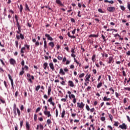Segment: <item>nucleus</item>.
I'll return each mask as SVG.
<instances>
[{"instance_id":"nucleus-58","label":"nucleus","mask_w":130,"mask_h":130,"mask_svg":"<svg viewBox=\"0 0 130 130\" xmlns=\"http://www.w3.org/2000/svg\"><path fill=\"white\" fill-rule=\"evenodd\" d=\"M41 109V108H40V107L36 109V112H39V111H40V110Z\"/></svg>"},{"instance_id":"nucleus-45","label":"nucleus","mask_w":130,"mask_h":130,"mask_svg":"<svg viewBox=\"0 0 130 130\" xmlns=\"http://www.w3.org/2000/svg\"><path fill=\"white\" fill-rule=\"evenodd\" d=\"M16 109H13V113L15 114V116L17 115V112L16 111Z\"/></svg>"},{"instance_id":"nucleus-19","label":"nucleus","mask_w":130,"mask_h":130,"mask_svg":"<svg viewBox=\"0 0 130 130\" xmlns=\"http://www.w3.org/2000/svg\"><path fill=\"white\" fill-rule=\"evenodd\" d=\"M56 3L58 5H59L60 6H62V4L61 3V2L60 0H56Z\"/></svg>"},{"instance_id":"nucleus-53","label":"nucleus","mask_w":130,"mask_h":130,"mask_svg":"<svg viewBox=\"0 0 130 130\" xmlns=\"http://www.w3.org/2000/svg\"><path fill=\"white\" fill-rule=\"evenodd\" d=\"M74 61L75 62H76V63H77V64H79V61H78V60H77V59H76V57L75 58H74Z\"/></svg>"},{"instance_id":"nucleus-31","label":"nucleus","mask_w":130,"mask_h":130,"mask_svg":"<svg viewBox=\"0 0 130 130\" xmlns=\"http://www.w3.org/2000/svg\"><path fill=\"white\" fill-rule=\"evenodd\" d=\"M24 73H25V71H24L23 70H22V71H20V72L19 73V75H20V76H22V75H24Z\"/></svg>"},{"instance_id":"nucleus-8","label":"nucleus","mask_w":130,"mask_h":130,"mask_svg":"<svg viewBox=\"0 0 130 130\" xmlns=\"http://www.w3.org/2000/svg\"><path fill=\"white\" fill-rule=\"evenodd\" d=\"M9 62L10 64H12V66H15V64L16 63V60L13 58H11L9 60Z\"/></svg>"},{"instance_id":"nucleus-42","label":"nucleus","mask_w":130,"mask_h":130,"mask_svg":"<svg viewBox=\"0 0 130 130\" xmlns=\"http://www.w3.org/2000/svg\"><path fill=\"white\" fill-rule=\"evenodd\" d=\"M15 45L16 47H18V46H19V42H18V41H15Z\"/></svg>"},{"instance_id":"nucleus-60","label":"nucleus","mask_w":130,"mask_h":130,"mask_svg":"<svg viewBox=\"0 0 130 130\" xmlns=\"http://www.w3.org/2000/svg\"><path fill=\"white\" fill-rule=\"evenodd\" d=\"M126 102H127V101H126V98H124V99H123V103H124V104H125V103H126Z\"/></svg>"},{"instance_id":"nucleus-20","label":"nucleus","mask_w":130,"mask_h":130,"mask_svg":"<svg viewBox=\"0 0 130 130\" xmlns=\"http://www.w3.org/2000/svg\"><path fill=\"white\" fill-rule=\"evenodd\" d=\"M66 115V111L63 110L62 112L61 113V118H63L64 117V115Z\"/></svg>"},{"instance_id":"nucleus-17","label":"nucleus","mask_w":130,"mask_h":130,"mask_svg":"<svg viewBox=\"0 0 130 130\" xmlns=\"http://www.w3.org/2000/svg\"><path fill=\"white\" fill-rule=\"evenodd\" d=\"M110 100H111V99L107 98L106 96H105L103 98V101H109Z\"/></svg>"},{"instance_id":"nucleus-15","label":"nucleus","mask_w":130,"mask_h":130,"mask_svg":"<svg viewBox=\"0 0 130 130\" xmlns=\"http://www.w3.org/2000/svg\"><path fill=\"white\" fill-rule=\"evenodd\" d=\"M51 93V87L49 86L48 88V95H50V93Z\"/></svg>"},{"instance_id":"nucleus-4","label":"nucleus","mask_w":130,"mask_h":130,"mask_svg":"<svg viewBox=\"0 0 130 130\" xmlns=\"http://www.w3.org/2000/svg\"><path fill=\"white\" fill-rule=\"evenodd\" d=\"M8 78L11 81L12 87L14 89V81L13 80V79H12V76H11V75L8 74Z\"/></svg>"},{"instance_id":"nucleus-49","label":"nucleus","mask_w":130,"mask_h":130,"mask_svg":"<svg viewBox=\"0 0 130 130\" xmlns=\"http://www.w3.org/2000/svg\"><path fill=\"white\" fill-rule=\"evenodd\" d=\"M84 76H85V74L82 73V74H80L79 77V78H83V77H84Z\"/></svg>"},{"instance_id":"nucleus-34","label":"nucleus","mask_w":130,"mask_h":130,"mask_svg":"<svg viewBox=\"0 0 130 130\" xmlns=\"http://www.w3.org/2000/svg\"><path fill=\"white\" fill-rule=\"evenodd\" d=\"M89 37H94V38H97L98 37V36L96 35H90L89 36Z\"/></svg>"},{"instance_id":"nucleus-36","label":"nucleus","mask_w":130,"mask_h":130,"mask_svg":"<svg viewBox=\"0 0 130 130\" xmlns=\"http://www.w3.org/2000/svg\"><path fill=\"white\" fill-rule=\"evenodd\" d=\"M20 38H21L22 40L24 39V35H23L22 34H20Z\"/></svg>"},{"instance_id":"nucleus-14","label":"nucleus","mask_w":130,"mask_h":130,"mask_svg":"<svg viewBox=\"0 0 130 130\" xmlns=\"http://www.w3.org/2000/svg\"><path fill=\"white\" fill-rule=\"evenodd\" d=\"M113 62V57L110 56L109 57V61L108 63H111V62Z\"/></svg>"},{"instance_id":"nucleus-38","label":"nucleus","mask_w":130,"mask_h":130,"mask_svg":"<svg viewBox=\"0 0 130 130\" xmlns=\"http://www.w3.org/2000/svg\"><path fill=\"white\" fill-rule=\"evenodd\" d=\"M24 46H25V47H26L27 49H30V46L28 45V44H25Z\"/></svg>"},{"instance_id":"nucleus-33","label":"nucleus","mask_w":130,"mask_h":130,"mask_svg":"<svg viewBox=\"0 0 130 130\" xmlns=\"http://www.w3.org/2000/svg\"><path fill=\"white\" fill-rule=\"evenodd\" d=\"M61 85H62L63 86H64L66 85V81L64 80H62V81L60 82Z\"/></svg>"},{"instance_id":"nucleus-35","label":"nucleus","mask_w":130,"mask_h":130,"mask_svg":"<svg viewBox=\"0 0 130 130\" xmlns=\"http://www.w3.org/2000/svg\"><path fill=\"white\" fill-rule=\"evenodd\" d=\"M120 7L122 11H124V10H125V8L123 6H120Z\"/></svg>"},{"instance_id":"nucleus-12","label":"nucleus","mask_w":130,"mask_h":130,"mask_svg":"<svg viewBox=\"0 0 130 130\" xmlns=\"http://www.w3.org/2000/svg\"><path fill=\"white\" fill-rule=\"evenodd\" d=\"M45 36L47 37V38L48 39V40H50V41H52V40H53V39H52V38L50 37V35L48 34H46Z\"/></svg>"},{"instance_id":"nucleus-1","label":"nucleus","mask_w":130,"mask_h":130,"mask_svg":"<svg viewBox=\"0 0 130 130\" xmlns=\"http://www.w3.org/2000/svg\"><path fill=\"white\" fill-rule=\"evenodd\" d=\"M107 10L110 13H113L115 11V7H109L107 8Z\"/></svg>"},{"instance_id":"nucleus-7","label":"nucleus","mask_w":130,"mask_h":130,"mask_svg":"<svg viewBox=\"0 0 130 130\" xmlns=\"http://www.w3.org/2000/svg\"><path fill=\"white\" fill-rule=\"evenodd\" d=\"M44 114H45V115L47 116V117H50V116H51V114H50V111H44Z\"/></svg>"},{"instance_id":"nucleus-21","label":"nucleus","mask_w":130,"mask_h":130,"mask_svg":"<svg viewBox=\"0 0 130 130\" xmlns=\"http://www.w3.org/2000/svg\"><path fill=\"white\" fill-rule=\"evenodd\" d=\"M25 11H30V8H29V6H28V5L27 4H25Z\"/></svg>"},{"instance_id":"nucleus-10","label":"nucleus","mask_w":130,"mask_h":130,"mask_svg":"<svg viewBox=\"0 0 130 130\" xmlns=\"http://www.w3.org/2000/svg\"><path fill=\"white\" fill-rule=\"evenodd\" d=\"M68 85L70 86V87H75V84H74V82L71 80L68 81Z\"/></svg>"},{"instance_id":"nucleus-47","label":"nucleus","mask_w":130,"mask_h":130,"mask_svg":"<svg viewBox=\"0 0 130 130\" xmlns=\"http://www.w3.org/2000/svg\"><path fill=\"white\" fill-rule=\"evenodd\" d=\"M86 108L88 111H90V107H89L88 105L86 106Z\"/></svg>"},{"instance_id":"nucleus-3","label":"nucleus","mask_w":130,"mask_h":130,"mask_svg":"<svg viewBox=\"0 0 130 130\" xmlns=\"http://www.w3.org/2000/svg\"><path fill=\"white\" fill-rule=\"evenodd\" d=\"M119 127H120V128H121V129H126L127 127L125 123H122V124L120 125L119 126Z\"/></svg>"},{"instance_id":"nucleus-57","label":"nucleus","mask_w":130,"mask_h":130,"mask_svg":"<svg viewBox=\"0 0 130 130\" xmlns=\"http://www.w3.org/2000/svg\"><path fill=\"white\" fill-rule=\"evenodd\" d=\"M35 45H36V46H39V42L37 41V42L35 43Z\"/></svg>"},{"instance_id":"nucleus-24","label":"nucleus","mask_w":130,"mask_h":130,"mask_svg":"<svg viewBox=\"0 0 130 130\" xmlns=\"http://www.w3.org/2000/svg\"><path fill=\"white\" fill-rule=\"evenodd\" d=\"M95 57H96V55H93L91 58V60H92V61H93V62L96 60Z\"/></svg>"},{"instance_id":"nucleus-54","label":"nucleus","mask_w":130,"mask_h":130,"mask_svg":"<svg viewBox=\"0 0 130 130\" xmlns=\"http://www.w3.org/2000/svg\"><path fill=\"white\" fill-rule=\"evenodd\" d=\"M21 66H25V61H24V60H22Z\"/></svg>"},{"instance_id":"nucleus-37","label":"nucleus","mask_w":130,"mask_h":130,"mask_svg":"<svg viewBox=\"0 0 130 130\" xmlns=\"http://www.w3.org/2000/svg\"><path fill=\"white\" fill-rule=\"evenodd\" d=\"M98 12H99V13H101L102 14L104 13V11H102V9H99Z\"/></svg>"},{"instance_id":"nucleus-50","label":"nucleus","mask_w":130,"mask_h":130,"mask_svg":"<svg viewBox=\"0 0 130 130\" xmlns=\"http://www.w3.org/2000/svg\"><path fill=\"white\" fill-rule=\"evenodd\" d=\"M114 125L115 126H118V122H115Z\"/></svg>"},{"instance_id":"nucleus-55","label":"nucleus","mask_w":130,"mask_h":130,"mask_svg":"<svg viewBox=\"0 0 130 130\" xmlns=\"http://www.w3.org/2000/svg\"><path fill=\"white\" fill-rule=\"evenodd\" d=\"M15 20H16V22H19V21H18V15H15Z\"/></svg>"},{"instance_id":"nucleus-39","label":"nucleus","mask_w":130,"mask_h":130,"mask_svg":"<svg viewBox=\"0 0 130 130\" xmlns=\"http://www.w3.org/2000/svg\"><path fill=\"white\" fill-rule=\"evenodd\" d=\"M109 90H110V91H112V94H114V89H113V88L112 87H111Z\"/></svg>"},{"instance_id":"nucleus-52","label":"nucleus","mask_w":130,"mask_h":130,"mask_svg":"<svg viewBox=\"0 0 130 130\" xmlns=\"http://www.w3.org/2000/svg\"><path fill=\"white\" fill-rule=\"evenodd\" d=\"M120 37V36L119 35H118V34H116L114 35V37Z\"/></svg>"},{"instance_id":"nucleus-9","label":"nucleus","mask_w":130,"mask_h":130,"mask_svg":"<svg viewBox=\"0 0 130 130\" xmlns=\"http://www.w3.org/2000/svg\"><path fill=\"white\" fill-rule=\"evenodd\" d=\"M90 78H91V75L87 74L85 76V82H89L90 81Z\"/></svg>"},{"instance_id":"nucleus-23","label":"nucleus","mask_w":130,"mask_h":130,"mask_svg":"<svg viewBox=\"0 0 130 130\" xmlns=\"http://www.w3.org/2000/svg\"><path fill=\"white\" fill-rule=\"evenodd\" d=\"M43 66H44V70H46V68H47V67L48 66V63H47V62H45L44 63Z\"/></svg>"},{"instance_id":"nucleus-11","label":"nucleus","mask_w":130,"mask_h":130,"mask_svg":"<svg viewBox=\"0 0 130 130\" xmlns=\"http://www.w3.org/2000/svg\"><path fill=\"white\" fill-rule=\"evenodd\" d=\"M49 66L51 69V70H52V71H55V69H54V66L53 65V63L51 62L49 64Z\"/></svg>"},{"instance_id":"nucleus-27","label":"nucleus","mask_w":130,"mask_h":130,"mask_svg":"<svg viewBox=\"0 0 130 130\" xmlns=\"http://www.w3.org/2000/svg\"><path fill=\"white\" fill-rule=\"evenodd\" d=\"M25 49H26V48L25 47H22L21 49V53H24V50H25Z\"/></svg>"},{"instance_id":"nucleus-44","label":"nucleus","mask_w":130,"mask_h":130,"mask_svg":"<svg viewBox=\"0 0 130 130\" xmlns=\"http://www.w3.org/2000/svg\"><path fill=\"white\" fill-rule=\"evenodd\" d=\"M34 120L35 121H36V120H37V115H36V114H35L34 115Z\"/></svg>"},{"instance_id":"nucleus-46","label":"nucleus","mask_w":130,"mask_h":130,"mask_svg":"<svg viewBox=\"0 0 130 130\" xmlns=\"http://www.w3.org/2000/svg\"><path fill=\"white\" fill-rule=\"evenodd\" d=\"M40 89V85H38L36 88V90L38 91Z\"/></svg>"},{"instance_id":"nucleus-18","label":"nucleus","mask_w":130,"mask_h":130,"mask_svg":"<svg viewBox=\"0 0 130 130\" xmlns=\"http://www.w3.org/2000/svg\"><path fill=\"white\" fill-rule=\"evenodd\" d=\"M26 127L27 130L30 129V125H29V122H26Z\"/></svg>"},{"instance_id":"nucleus-48","label":"nucleus","mask_w":130,"mask_h":130,"mask_svg":"<svg viewBox=\"0 0 130 130\" xmlns=\"http://www.w3.org/2000/svg\"><path fill=\"white\" fill-rule=\"evenodd\" d=\"M71 56H72V57H74V58H75L76 57V54H75V53H72Z\"/></svg>"},{"instance_id":"nucleus-51","label":"nucleus","mask_w":130,"mask_h":130,"mask_svg":"<svg viewBox=\"0 0 130 130\" xmlns=\"http://www.w3.org/2000/svg\"><path fill=\"white\" fill-rule=\"evenodd\" d=\"M108 128H109L110 130H113V128H112V126H111V125H108Z\"/></svg>"},{"instance_id":"nucleus-40","label":"nucleus","mask_w":130,"mask_h":130,"mask_svg":"<svg viewBox=\"0 0 130 130\" xmlns=\"http://www.w3.org/2000/svg\"><path fill=\"white\" fill-rule=\"evenodd\" d=\"M105 119H106V118H105V117H102L101 118V120H102V121H105Z\"/></svg>"},{"instance_id":"nucleus-22","label":"nucleus","mask_w":130,"mask_h":130,"mask_svg":"<svg viewBox=\"0 0 130 130\" xmlns=\"http://www.w3.org/2000/svg\"><path fill=\"white\" fill-rule=\"evenodd\" d=\"M69 97L70 99H72V98H73V99H75L76 98V96L74 94L69 95Z\"/></svg>"},{"instance_id":"nucleus-26","label":"nucleus","mask_w":130,"mask_h":130,"mask_svg":"<svg viewBox=\"0 0 130 130\" xmlns=\"http://www.w3.org/2000/svg\"><path fill=\"white\" fill-rule=\"evenodd\" d=\"M39 128H40V129L43 130L44 128V127H43V125H42V124H39Z\"/></svg>"},{"instance_id":"nucleus-16","label":"nucleus","mask_w":130,"mask_h":130,"mask_svg":"<svg viewBox=\"0 0 130 130\" xmlns=\"http://www.w3.org/2000/svg\"><path fill=\"white\" fill-rule=\"evenodd\" d=\"M16 26L18 30H20V29H21V25H20V23H19V21L16 22Z\"/></svg>"},{"instance_id":"nucleus-56","label":"nucleus","mask_w":130,"mask_h":130,"mask_svg":"<svg viewBox=\"0 0 130 130\" xmlns=\"http://www.w3.org/2000/svg\"><path fill=\"white\" fill-rule=\"evenodd\" d=\"M126 118H127V120H128V121L129 122H130V117L129 116H128V115L126 116Z\"/></svg>"},{"instance_id":"nucleus-63","label":"nucleus","mask_w":130,"mask_h":130,"mask_svg":"<svg viewBox=\"0 0 130 130\" xmlns=\"http://www.w3.org/2000/svg\"><path fill=\"white\" fill-rule=\"evenodd\" d=\"M23 123H24V121H20V127H22L23 126Z\"/></svg>"},{"instance_id":"nucleus-29","label":"nucleus","mask_w":130,"mask_h":130,"mask_svg":"<svg viewBox=\"0 0 130 130\" xmlns=\"http://www.w3.org/2000/svg\"><path fill=\"white\" fill-rule=\"evenodd\" d=\"M47 122L48 125H49V124H50V123H51V120H50V119H48L47 120Z\"/></svg>"},{"instance_id":"nucleus-13","label":"nucleus","mask_w":130,"mask_h":130,"mask_svg":"<svg viewBox=\"0 0 130 130\" xmlns=\"http://www.w3.org/2000/svg\"><path fill=\"white\" fill-rule=\"evenodd\" d=\"M59 74H60V75H61V76H64V75H66V73L64 72V71H63V69H62V68L60 69Z\"/></svg>"},{"instance_id":"nucleus-5","label":"nucleus","mask_w":130,"mask_h":130,"mask_svg":"<svg viewBox=\"0 0 130 130\" xmlns=\"http://www.w3.org/2000/svg\"><path fill=\"white\" fill-rule=\"evenodd\" d=\"M53 99L52 97H50V99H48V101L49 102V103L51 104V105H52V106H55V103L52 101Z\"/></svg>"},{"instance_id":"nucleus-62","label":"nucleus","mask_w":130,"mask_h":130,"mask_svg":"<svg viewBox=\"0 0 130 130\" xmlns=\"http://www.w3.org/2000/svg\"><path fill=\"white\" fill-rule=\"evenodd\" d=\"M86 90L87 91H90V90H91V86H88Z\"/></svg>"},{"instance_id":"nucleus-6","label":"nucleus","mask_w":130,"mask_h":130,"mask_svg":"<svg viewBox=\"0 0 130 130\" xmlns=\"http://www.w3.org/2000/svg\"><path fill=\"white\" fill-rule=\"evenodd\" d=\"M13 109H16L18 116H20V115H21V112H20V110L19 109V108H16V104H14Z\"/></svg>"},{"instance_id":"nucleus-59","label":"nucleus","mask_w":130,"mask_h":130,"mask_svg":"<svg viewBox=\"0 0 130 130\" xmlns=\"http://www.w3.org/2000/svg\"><path fill=\"white\" fill-rule=\"evenodd\" d=\"M65 61H67V58L66 57H64L62 59V62H64Z\"/></svg>"},{"instance_id":"nucleus-2","label":"nucleus","mask_w":130,"mask_h":130,"mask_svg":"<svg viewBox=\"0 0 130 130\" xmlns=\"http://www.w3.org/2000/svg\"><path fill=\"white\" fill-rule=\"evenodd\" d=\"M77 105L79 108H81L82 109H83L84 108V107L85 106V104L83 103V102H81V103H77Z\"/></svg>"},{"instance_id":"nucleus-28","label":"nucleus","mask_w":130,"mask_h":130,"mask_svg":"<svg viewBox=\"0 0 130 130\" xmlns=\"http://www.w3.org/2000/svg\"><path fill=\"white\" fill-rule=\"evenodd\" d=\"M19 9L20 13H22V12L23 11V6L22 5H20Z\"/></svg>"},{"instance_id":"nucleus-30","label":"nucleus","mask_w":130,"mask_h":130,"mask_svg":"<svg viewBox=\"0 0 130 130\" xmlns=\"http://www.w3.org/2000/svg\"><path fill=\"white\" fill-rule=\"evenodd\" d=\"M124 90H125V91H128L129 92L130 91V87H124Z\"/></svg>"},{"instance_id":"nucleus-43","label":"nucleus","mask_w":130,"mask_h":130,"mask_svg":"<svg viewBox=\"0 0 130 130\" xmlns=\"http://www.w3.org/2000/svg\"><path fill=\"white\" fill-rule=\"evenodd\" d=\"M0 61H1V62H2L3 66H5L6 65V64L5 63V62H4V60H3V59H1Z\"/></svg>"},{"instance_id":"nucleus-61","label":"nucleus","mask_w":130,"mask_h":130,"mask_svg":"<svg viewBox=\"0 0 130 130\" xmlns=\"http://www.w3.org/2000/svg\"><path fill=\"white\" fill-rule=\"evenodd\" d=\"M57 58H58V59H59V60H61V59H62V57L58 56L57 57Z\"/></svg>"},{"instance_id":"nucleus-41","label":"nucleus","mask_w":130,"mask_h":130,"mask_svg":"<svg viewBox=\"0 0 130 130\" xmlns=\"http://www.w3.org/2000/svg\"><path fill=\"white\" fill-rule=\"evenodd\" d=\"M109 116L110 117V119L111 121H112V119L113 118V116H112V115H109Z\"/></svg>"},{"instance_id":"nucleus-32","label":"nucleus","mask_w":130,"mask_h":130,"mask_svg":"<svg viewBox=\"0 0 130 130\" xmlns=\"http://www.w3.org/2000/svg\"><path fill=\"white\" fill-rule=\"evenodd\" d=\"M49 44L50 46H51L52 47H53L54 46V44L53 43V42H50Z\"/></svg>"},{"instance_id":"nucleus-25","label":"nucleus","mask_w":130,"mask_h":130,"mask_svg":"<svg viewBox=\"0 0 130 130\" xmlns=\"http://www.w3.org/2000/svg\"><path fill=\"white\" fill-rule=\"evenodd\" d=\"M102 82H100V83H99L98 84V85H97V88H98V89H99V88H100L101 87H102Z\"/></svg>"},{"instance_id":"nucleus-64","label":"nucleus","mask_w":130,"mask_h":130,"mask_svg":"<svg viewBox=\"0 0 130 130\" xmlns=\"http://www.w3.org/2000/svg\"><path fill=\"white\" fill-rule=\"evenodd\" d=\"M0 101L1 102H2V103H3V104H5L6 103V102L2 99H0Z\"/></svg>"}]
</instances>
